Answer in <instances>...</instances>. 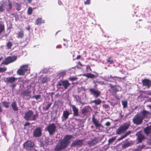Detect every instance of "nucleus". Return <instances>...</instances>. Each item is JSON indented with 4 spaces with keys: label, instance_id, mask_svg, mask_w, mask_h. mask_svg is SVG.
<instances>
[{
    "label": "nucleus",
    "instance_id": "f257e3e1",
    "mask_svg": "<svg viewBox=\"0 0 151 151\" xmlns=\"http://www.w3.org/2000/svg\"><path fill=\"white\" fill-rule=\"evenodd\" d=\"M73 137L71 135H66L62 139L59 140L58 142L55 145V151H60L66 148L70 143L71 139Z\"/></svg>",
    "mask_w": 151,
    "mask_h": 151
},
{
    "label": "nucleus",
    "instance_id": "f03ea898",
    "mask_svg": "<svg viewBox=\"0 0 151 151\" xmlns=\"http://www.w3.org/2000/svg\"><path fill=\"white\" fill-rule=\"evenodd\" d=\"M38 117V115L34 114V112L32 110H29L25 114L24 118L27 121H35Z\"/></svg>",
    "mask_w": 151,
    "mask_h": 151
},
{
    "label": "nucleus",
    "instance_id": "7ed1b4c3",
    "mask_svg": "<svg viewBox=\"0 0 151 151\" xmlns=\"http://www.w3.org/2000/svg\"><path fill=\"white\" fill-rule=\"evenodd\" d=\"M130 124L128 123H124L123 125L120 126L116 130V134L120 135L124 133L129 128Z\"/></svg>",
    "mask_w": 151,
    "mask_h": 151
},
{
    "label": "nucleus",
    "instance_id": "20e7f679",
    "mask_svg": "<svg viewBox=\"0 0 151 151\" xmlns=\"http://www.w3.org/2000/svg\"><path fill=\"white\" fill-rule=\"evenodd\" d=\"M17 79V78L14 77H8L5 78L4 81L7 83L11 84V85L10 86V87L13 89L17 85L16 84L14 83Z\"/></svg>",
    "mask_w": 151,
    "mask_h": 151
},
{
    "label": "nucleus",
    "instance_id": "39448f33",
    "mask_svg": "<svg viewBox=\"0 0 151 151\" xmlns=\"http://www.w3.org/2000/svg\"><path fill=\"white\" fill-rule=\"evenodd\" d=\"M70 85V84L69 82L68 81L65 80L59 81L57 84V86L58 88H61L63 89V87H61L62 86H63L64 88V89H66Z\"/></svg>",
    "mask_w": 151,
    "mask_h": 151
},
{
    "label": "nucleus",
    "instance_id": "423d86ee",
    "mask_svg": "<svg viewBox=\"0 0 151 151\" xmlns=\"http://www.w3.org/2000/svg\"><path fill=\"white\" fill-rule=\"evenodd\" d=\"M17 59L16 56H8L5 58L1 63V65H7L15 61Z\"/></svg>",
    "mask_w": 151,
    "mask_h": 151
},
{
    "label": "nucleus",
    "instance_id": "0eeeda50",
    "mask_svg": "<svg viewBox=\"0 0 151 151\" xmlns=\"http://www.w3.org/2000/svg\"><path fill=\"white\" fill-rule=\"evenodd\" d=\"M84 140L83 139H76L73 141L71 144V147H80L82 146Z\"/></svg>",
    "mask_w": 151,
    "mask_h": 151
},
{
    "label": "nucleus",
    "instance_id": "6e6552de",
    "mask_svg": "<svg viewBox=\"0 0 151 151\" xmlns=\"http://www.w3.org/2000/svg\"><path fill=\"white\" fill-rule=\"evenodd\" d=\"M34 144L30 140L24 142L23 145V147L27 151H31L33 149Z\"/></svg>",
    "mask_w": 151,
    "mask_h": 151
},
{
    "label": "nucleus",
    "instance_id": "1a4fd4ad",
    "mask_svg": "<svg viewBox=\"0 0 151 151\" xmlns=\"http://www.w3.org/2000/svg\"><path fill=\"white\" fill-rule=\"evenodd\" d=\"M119 88V86H112L111 85L110 88L109 90V92L111 93L112 95L115 98H116V93L119 91L118 88Z\"/></svg>",
    "mask_w": 151,
    "mask_h": 151
},
{
    "label": "nucleus",
    "instance_id": "9d476101",
    "mask_svg": "<svg viewBox=\"0 0 151 151\" xmlns=\"http://www.w3.org/2000/svg\"><path fill=\"white\" fill-rule=\"evenodd\" d=\"M143 119L140 116V114H137L135 115L133 119V122L134 124L137 125H139L143 122Z\"/></svg>",
    "mask_w": 151,
    "mask_h": 151
},
{
    "label": "nucleus",
    "instance_id": "9b49d317",
    "mask_svg": "<svg viewBox=\"0 0 151 151\" xmlns=\"http://www.w3.org/2000/svg\"><path fill=\"white\" fill-rule=\"evenodd\" d=\"M28 66L27 65H23L17 71V73L19 75H24L28 70Z\"/></svg>",
    "mask_w": 151,
    "mask_h": 151
},
{
    "label": "nucleus",
    "instance_id": "f8f14e48",
    "mask_svg": "<svg viewBox=\"0 0 151 151\" xmlns=\"http://www.w3.org/2000/svg\"><path fill=\"white\" fill-rule=\"evenodd\" d=\"M56 126L54 123L50 124L47 127V130L50 135H52L55 131Z\"/></svg>",
    "mask_w": 151,
    "mask_h": 151
},
{
    "label": "nucleus",
    "instance_id": "ddd939ff",
    "mask_svg": "<svg viewBox=\"0 0 151 151\" xmlns=\"http://www.w3.org/2000/svg\"><path fill=\"white\" fill-rule=\"evenodd\" d=\"M90 94L95 98H97L100 96L101 92L100 91L94 88H91L89 89Z\"/></svg>",
    "mask_w": 151,
    "mask_h": 151
},
{
    "label": "nucleus",
    "instance_id": "4468645a",
    "mask_svg": "<svg viewBox=\"0 0 151 151\" xmlns=\"http://www.w3.org/2000/svg\"><path fill=\"white\" fill-rule=\"evenodd\" d=\"M42 134L41 129L40 127H37L34 129L33 135L35 137H40Z\"/></svg>",
    "mask_w": 151,
    "mask_h": 151
},
{
    "label": "nucleus",
    "instance_id": "2eb2a0df",
    "mask_svg": "<svg viewBox=\"0 0 151 151\" xmlns=\"http://www.w3.org/2000/svg\"><path fill=\"white\" fill-rule=\"evenodd\" d=\"M29 87L30 88H31V86H28V87ZM31 91H29V88H28L27 89L24 91L21 94V95H22L24 97L26 96L28 97L29 98H31Z\"/></svg>",
    "mask_w": 151,
    "mask_h": 151
},
{
    "label": "nucleus",
    "instance_id": "dca6fc26",
    "mask_svg": "<svg viewBox=\"0 0 151 151\" xmlns=\"http://www.w3.org/2000/svg\"><path fill=\"white\" fill-rule=\"evenodd\" d=\"M92 122L96 128L102 126V124L99 122V120L95 118L94 115L92 116Z\"/></svg>",
    "mask_w": 151,
    "mask_h": 151
},
{
    "label": "nucleus",
    "instance_id": "f3484780",
    "mask_svg": "<svg viewBox=\"0 0 151 151\" xmlns=\"http://www.w3.org/2000/svg\"><path fill=\"white\" fill-rule=\"evenodd\" d=\"M5 8H6L7 11H10L12 10V3L10 0H8V2H4Z\"/></svg>",
    "mask_w": 151,
    "mask_h": 151
},
{
    "label": "nucleus",
    "instance_id": "a211bd4d",
    "mask_svg": "<svg viewBox=\"0 0 151 151\" xmlns=\"http://www.w3.org/2000/svg\"><path fill=\"white\" fill-rule=\"evenodd\" d=\"M143 86H147L148 88H149L151 86V81L149 79H144L142 81Z\"/></svg>",
    "mask_w": 151,
    "mask_h": 151
},
{
    "label": "nucleus",
    "instance_id": "6ab92c4d",
    "mask_svg": "<svg viewBox=\"0 0 151 151\" xmlns=\"http://www.w3.org/2000/svg\"><path fill=\"white\" fill-rule=\"evenodd\" d=\"M72 108V110L73 111V115L74 116H77L79 115L78 109L76 107V106L74 105H72L71 106Z\"/></svg>",
    "mask_w": 151,
    "mask_h": 151
},
{
    "label": "nucleus",
    "instance_id": "aec40b11",
    "mask_svg": "<svg viewBox=\"0 0 151 151\" xmlns=\"http://www.w3.org/2000/svg\"><path fill=\"white\" fill-rule=\"evenodd\" d=\"M145 138V136L142 134H139L137 137V140L138 141V143H142V140Z\"/></svg>",
    "mask_w": 151,
    "mask_h": 151
},
{
    "label": "nucleus",
    "instance_id": "412c9836",
    "mask_svg": "<svg viewBox=\"0 0 151 151\" xmlns=\"http://www.w3.org/2000/svg\"><path fill=\"white\" fill-rule=\"evenodd\" d=\"M70 114L69 111L65 110L63 111V116L62 118L63 117L64 119L66 120L68 118V116Z\"/></svg>",
    "mask_w": 151,
    "mask_h": 151
},
{
    "label": "nucleus",
    "instance_id": "4be33fe9",
    "mask_svg": "<svg viewBox=\"0 0 151 151\" xmlns=\"http://www.w3.org/2000/svg\"><path fill=\"white\" fill-rule=\"evenodd\" d=\"M16 34L17 35V37L18 38H22L24 37V32L22 29H20V31L18 32Z\"/></svg>",
    "mask_w": 151,
    "mask_h": 151
},
{
    "label": "nucleus",
    "instance_id": "5701e85b",
    "mask_svg": "<svg viewBox=\"0 0 151 151\" xmlns=\"http://www.w3.org/2000/svg\"><path fill=\"white\" fill-rule=\"evenodd\" d=\"M11 107L14 111H17L18 110V108L17 107V103L16 101H14L12 103Z\"/></svg>",
    "mask_w": 151,
    "mask_h": 151
},
{
    "label": "nucleus",
    "instance_id": "b1692460",
    "mask_svg": "<svg viewBox=\"0 0 151 151\" xmlns=\"http://www.w3.org/2000/svg\"><path fill=\"white\" fill-rule=\"evenodd\" d=\"M149 114V112L145 110H143L139 114L141 117L144 119L145 118L147 115Z\"/></svg>",
    "mask_w": 151,
    "mask_h": 151
},
{
    "label": "nucleus",
    "instance_id": "393cba45",
    "mask_svg": "<svg viewBox=\"0 0 151 151\" xmlns=\"http://www.w3.org/2000/svg\"><path fill=\"white\" fill-rule=\"evenodd\" d=\"M44 23V20H42V18L39 17L35 21V24L36 25H38Z\"/></svg>",
    "mask_w": 151,
    "mask_h": 151
},
{
    "label": "nucleus",
    "instance_id": "a878e982",
    "mask_svg": "<svg viewBox=\"0 0 151 151\" xmlns=\"http://www.w3.org/2000/svg\"><path fill=\"white\" fill-rule=\"evenodd\" d=\"M98 143L97 139L95 138L92 140L91 141L88 142V144L89 146H93L97 144Z\"/></svg>",
    "mask_w": 151,
    "mask_h": 151
},
{
    "label": "nucleus",
    "instance_id": "bb28decb",
    "mask_svg": "<svg viewBox=\"0 0 151 151\" xmlns=\"http://www.w3.org/2000/svg\"><path fill=\"white\" fill-rule=\"evenodd\" d=\"M144 131L146 135H148L151 134V127L150 126L147 127L145 129Z\"/></svg>",
    "mask_w": 151,
    "mask_h": 151
},
{
    "label": "nucleus",
    "instance_id": "cd10ccee",
    "mask_svg": "<svg viewBox=\"0 0 151 151\" xmlns=\"http://www.w3.org/2000/svg\"><path fill=\"white\" fill-rule=\"evenodd\" d=\"M84 76L88 78H96L95 75L91 73H88L84 75Z\"/></svg>",
    "mask_w": 151,
    "mask_h": 151
},
{
    "label": "nucleus",
    "instance_id": "c85d7f7f",
    "mask_svg": "<svg viewBox=\"0 0 151 151\" xmlns=\"http://www.w3.org/2000/svg\"><path fill=\"white\" fill-rule=\"evenodd\" d=\"M49 80V78L47 76H45L42 79L41 82L42 83H47Z\"/></svg>",
    "mask_w": 151,
    "mask_h": 151
},
{
    "label": "nucleus",
    "instance_id": "c756f323",
    "mask_svg": "<svg viewBox=\"0 0 151 151\" xmlns=\"http://www.w3.org/2000/svg\"><path fill=\"white\" fill-rule=\"evenodd\" d=\"M145 146L142 145L141 146H138L134 150V151H141L145 147Z\"/></svg>",
    "mask_w": 151,
    "mask_h": 151
},
{
    "label": "nucleus",
    "instance_id": "7c9ffc66",
    "mask_svg": "<svg viewBox=\"0 0 151 151\" xmlns=\"http://www.w3.org/2000/svg\"><path fill=\"white\" fill-rule=\"evenodd\" d=\"M92 103H94L96 105H99L101 103V101L100 99H98L92 101Z\"/></svg>",
    "mask_w": 151,
    "mask_h": 151
},
{
    "label": "nucleus",
    "instance_id": "2f4dec72",
    "mask_svg": "<svg viewBox=\"0 0 151 151\" xmlns=\"http://www.w3.org/2000/svg\"><path fill=\"white\" fill-rule=\"evenodd\" d=\"M5 30V26L4 24L0 23V34Z\"/></svg>",
    "mask_w": 151,
    "mask_h": 151
},
{
    "label": "nucleus",
    "instance_id": "473e14b6",
    "mask_svg": "<svg viewBox=\"0 0 151 151\" xmlns=\"http://www.w3.org/2000/svg\"><path fill=\"white\" fill-rule=\"evenodd\" d=\"M12 46V43L10 42L9 41L6 44V47L8 49H10Z\"/></svg>",
    "mask_w": 151,
    "mask_h": 151
},
{
    "label": "nucleus",
    "instance_id": "72a5a7b5",
    "mask_svg": "<svg viewBox=\"0 0 151 151\" xmlns=\"http://www.w3.org/2000/svg\"><path fill=\"white\" fill-rule=\"evenodd\" d=\"M122 103L124 108L127 107V101H122Z\"/></svg>",
    "mask_w": 151,
    "mask_h": 151
},
{
    "label": "nucleus",
    "instance_id": "f704fd0d",
    "mask_svg": "<svg viewBox=\"0 0 151 151\" xmlns=\"http://www.w3.org/2000/svg\"><path fill=\"white\" fill-rule=\"evenodd\" d=\"M4 4L3 3L0 6V12H2L5 10V7Z\"/></svg>",
    "mask_w": 151,
    "mask_h": 151
},
{
    "label": "nucleus",
    "instance_id": "c9c22d12",
    "mask_svg": "<svg viewBox=\"0 0 151 151\" xmlns=\"http://www.w3.org/2000/svg\"><path fill=\"white\" fill-rule=\"evenodd\" d=\"M52 104V103L51 102H48V104L47 105V106L45 107H43V109H45V110H47L49 109V108L51 106Z\"/></svg>",
    "mask_w": 151,
    "mask_h": 151
},
{
    "label": "nucleus",
    "instance_id": "e433bc0d",
    "mask_svg": "<svg viewBox=\"0 0 151 151\" xmlns=\"http://www.w3.org/2000/svg\"><path fill=\"white\" fill-rule=\"evenodd\" d=\"M88 111V110L86 108H83L81 110L82 113L83 115H86Z\"/></svg>",
    "mask_w": 151,
    "mask_h": 151
},
{
    "label": "nucleus",
    "instance_id": "4c0bfd02",
    "mask_svg": "<svg viewBox=\"0 0 151 151\" xmlns=\"http://www.w3.org/2000/svg\"><path fill=\"white\" fill-rule=\"evenodd\" d=\"M2 103L4 106L5 107V108H7L9 107V102H8L5 101H3L2 102Z\"/></svg>",
    "mask_w": 151,
    "mask_h": 151
},
{
    "label": "nucleus",
    "instance_id": "58836bf2",
    "mask_svg": "<svg viewBox=\"0 0 151 151\" xmlns=\"http://www.w3.org/2000/svg\"><path fill=\"white\" fill-rule=\"evenodd\" d=\"M131 144L129 142H127L122 145V147L123 149H125L126 148L130 146Z\"/></svg>",
    "mask_w": 151,
    "mask_h": 151
},
{
    "label": "nucleus",
    "instance_id": "ea45409f",
    "mask_svg": "<svg viewBox=\"0 0 151 151\" xmlns=\"http://www.w3.org/2000/svg\"><path fill=\"white\" fill-rule=\"evenodd\" d=\"M116 137H111V139H109L108 141V143L109 144L112 143L114 142V141L116 139Z\"/></svg>",
    "mask_w": 151,
    "mask_h": 151
},
{
    "label": "nucleus",
    "instance_id": "a19ab883",
    "mask_svg": "<svg viewBox=\"0 0 151 151\" xmlns=\"http://www.w3.org/2000/svg\"><path fill=\"white\" fill-rule=\"evenodd\" d=\"M15 7L16 9L18 11H19L20 10L21 6L18 3H16Z\"/></svg>",
    "mask_w": 151,
    "mask_h": 151
},
{
    "label": "nucleus",
    "instance_id": "79ce46f5",
    "mask_svg": "<svg viewBox=\"0 0 151 151\" xmlns=\"http://www.w3.org/2000/svg\"><path fill=\"white\" fill-rule=\"evenodd\" d=\"M33 9L31 7H29L27 10V13L28 14L30 15L32 14Z\"/></svg>",
    "mask_w": 151,
    "mask_h": 151
},
{
    "label": "nucleus",
    "instance_id": "37998d69",
    "mask_svg": "<svg viewBox=\"0 0 151 151\" xmlns=\"http://www.w3.org/2000/svg\"><path fill=\"white\" fill-rule=\"evenodd\" d=\"M111 57H110L108 58V59L106 60V61L108 63H109L110 64H113L114 63L113 60H111Z\"/></svg>",
    "mask_w": 151,
    "mask_h": 151
},
{
    "label": "nucleus",
    "instance_id": "c03bdc74",
    "mask_svg": "<svg viewBox=\"0 0 151 151\" xmlns=\"http://www.w3.org/2000/svg\"><path fill=\"white\" fill-rule=\"evenodd\" d=\"M41 96L40 95H37L36 96H33L32 97V98H35L36 100H38L40 99L41 98Z\"/></svg>",
    "mask_w": 151,
    "mask_h": 151
},
{
    "label": "nucleus",
    "instance_id": "a18cd8bd",
    "mask_svg": "<svg viewBox=\"0 0 151 151\" xmlns=\"http://www.w3.org/2000/svg\"><path fill=\"white\" fill-rule=\"evenodd\" d=\"M78 79V78L76 77H70L68 78V79L71 81H73L75 80H76Z\"/></svg>",
    "mask_w": 151,
    "mask_h": 151
},
{
    "label": "nucleus",
    "instance_id": "49530a36",
    "mask_svg": "<svg viewBox=\"0 0 151 151\" xmlns=\"http://www.w3.org/2000/svg\"><path fill=\"white\" fill-rule=\"evenodd\" d=\"M131 132L130 130H129L124 135V137H126L127 135H129L131 133Z\"/></svg>",
    "mask_w": 151,
    "mask_h": 151
},
{
    "label": "nucleus",
    "instance_id": "de8ad7c7",
    "mask_svg": "<svg viewBox=\"0 0 151 151\" xmlns=\"http://www.w3.org/2000/svg\"><path fill=\"white\" fill-rule=\"evenodd\" d=\"M6 68H0V72H4L6 70Z\"/></svg>",
    "mask_w": 151,
    "mask_h": 151
},
{
    "label": "nucleus",
    "instance_id": "09e8293b",
    "mask_svg": "<svg viewBox=\"0 0 151 151\" xmlns=\"http://www.w3.org/2000/svg\"><path fill=\"white\" fill-rule=\"evenodd\" d=\"M91 0H86V1H85L84 3L85 5H89L90 4Z\"/></svg>",
    "mask_w": 151,
    "mask_h": 151
},
{
    "label": "nucleus",
    "instance_id": "8fccbe9b",
    "mask_svg": "<svg viewBox=\"0 0 151 151\" xmlns=\"http://www.w3.org/2000/svg\"><path fill=\"white\" fill-rule=\"evenodd\" d=\"M59 74L60 75V76H63L66 74V73L65 71H63L61 72H60L59 73Z\"/></svg>",
    "mask_w": 151,
    "mask_h": 151
},
{
    "label": "nucleus",
    "instance_id": "3c124183",
    "mask_svg": "<svg viewBox=\"0 0 151 151\" xmlns=\"http://www.w3.org/2000/svg\"><path fill=\"white\" fill-rule=\"evenodd\" d=\"M83 66V65L81 63L80 61L78 62L77 66L78 68H80L81 67H82Z\"/></svg>",
    "mask_w": 151,
    "mask_h": 151
},
{
    "label": "nucleus",
    "instance_id": "603ef678",
    "mask_svg": "<svg viewBox=\"0 0 151 151\" xmlns=\"http://www.w3.org/2000/svg\"><path fill=\"white\" fill-rule=\"evenodd\" d=\"M86 69L87 70L89 69L90 70H91V68L90 66L89 65H88L86 66Z\"/></svg>",
    "mask_w": 151,
    "mask_h": 151
},
{
    "label": "nucleus",
    "instance_id": "864d4df0",
    "mask_svg": "<svg viewBox=\"0 0 151 151\" xmlns=\"http://www.w3.org/2000/svg\"><path fill=\"white\" fill-rule=\"evenodd\" d=\"M103 107L105 108H107L109 107V105L108 104H104L103 105Z\"/></svg>",
    "mask_w": 151,
    "mask_h": 151
},
{
    "label": "nucleus",
    "instance_id": "5fc2aeb1",
    "mask_svg": "<svg viewBox=\"0 0 151 151\" xmlns=\"http://www.w3.org/2000/svg\"><path fill=\"white\" fill-rule=\"evenodd\" d=\"M30 123L29 122H26L24 124V126H28L29 125H30Z\"/></svg>",
    "mask_w": 151,
    "mask_h": 151
},
{
    "label": "nucleus",
    "instance_id": "6e6d98bb",
    "mask_svg": "<svg viewBox=\"0 0 151 151\" xmlns=\"http://www.w3.org/2000/svg\"><path fill=\"white\" fill-rule=\"evenodd\" d=\"M105 125L107 126H109L110 125V123L109 122H107Z\"/></svg>",
    "mask_w": 151,
    "mask_h": 151
},
{
    "label": "nucleus",
    "instance_id": "4d7b16f0",
    "mask_svg": "<svg viewBox=\"0 0 151 151\" xmlns=\"http://www.w3.org/2000/svg\"><path fill=\"white\" fill-rule=\"evenodd\" d=\"M124 138H125V137H124V135H123L121 137L119 138L118 139L119 140H121Z\"/></svg>",
    "mask_w": 151,
    "mask_h": 151
},
{
    "label": "nucleus",
    "instance_id": "13d9d810",
    "mask_svg": "<svg viewBox=\"0 0 151 151\" xmlns=\"http://www.w3.org/2000/svg\"><path fill=\"white\" fill-rule=\"evenodd\" d=\"M81 55H78L76 57V59L78 60L81 58Z\"/></svg>",
    "mask_w": 151,
    "mask_h": 151
},
{
    "label": "nucleus",
    "instance_id": "bf43d9fd",
    "mask_svg": "<svg viewBox=\"0 0 151 151\" xmlns=\"http://www.w3.org/2000/svg\"><path fill=\"white\" fill-rule=\"evenodd\" d=\"M30 29V26H28L26 28V29L28 30L29 31Z\"/></svg>",
    "mask_w": 151,
    "mask_h": 151
},
{
    "label": "nucleus",
    "instance_id": "052dcab7",
    "mask_svg": "<svg viewBox=\"0 0 151 151\" xmlns=\"http://www.w3.org/2000/svg\"><path fill=\"white\" fill-rule=\"evenodd\" d=\"M58 3L60 5H62L63 4L60 1H58Z\"/></svg>",
    "mask_w": 151,
    "mask_h": 151
},
{
    "label": "nucleus",
    "instance_id": "680f3d73",
    "mask_svg": "<svg viewBox=\"0 0 151 151\" xmlns=\"http://www.w3.org/2000/svg\"><path fill=\"white\" fill-rule=\"evenodd\" d=\"M59 95V93H58L57 94H56V95H55V98H57Z\"/></svg>",
    "mask_w": 151,
    "mask_h": 151
},
{
    "label": "nucleus",
    "instance_id": "e2e57ef3",
    "mask_svg": "<svg viewBox=\"0 0 151 151\" xmlns=\"http://www.w3.org/2000/svg\"><path fill=\"white\" fill-rule=\"evenodd\" d=\"M27 1H28V3L30 4L32 2V0H27Z\"/></svg>",
    "mask_w": 151,
    "mask_h": 151
},
{
    "label": "nucleus",
    "instance_id": "0e129e2a",
    "mask_svg": "<svg viewBox=\"0 0 151 151\" xmlns=\"http://www.w3.org/2000/svg\"><path fill=\"white\" fill-rule=\"evenodd\" d=\"M96 82L99 84H100L102 82L101 81H97Z\"/></svg>",
    "mask_w": 151,
    "mask_h": 151
},
{
    "label": "nucleus",
    "instance_id": "69168bd1",
    "mask_svg": "<svg viewBox=\"0 0 151 151\" xmlns=\"http://www.w3.org/2000/svg\"><path fill=\"white\" fill-rule=\"evenodd\" d=\"M98 86V85L97 84H95L94 86V87L95 88H96Z\"/></svg>",
    "mask_w": 151,
    "mask_h": 151
},
{
    "label": "nucleus",
    "instance_id": "338daca9",
    "mask_svg": "<svg viewBox=\"0 0 151 151\" xmlns=\"http://www.w3.org/2000/svg\"><path fill=\"white\" fill-rule=\"evenodd\" d=\"M114 77L115 78H118L120 79H121L122 78H119V77H116V76H114Z\"/></svg>",
    "mask_w": 151,
    "mask_h": 151
},
{
    "label": "nucleus",
    "instance_id": "774afa93",
    "mask_svg": "<svg viewBox=\"0 0 151 151\" xmlns=\"http://www.w3.org/2000/svg\"><path fill=\"white\" fill-rule=\"evenodd\" d=\"M3 58V57H1L0 58V61H1V60Z\"/></svg>",
    "mask_w": 151,
    "mask_h": 151
}]
</instances>
